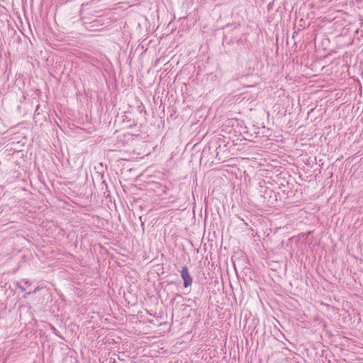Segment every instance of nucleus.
Instances as JSON below:
<instances>
[{"instance_id":"5","label":"nucleus","mask_w":363,"mask_h":363,"mask_svg":"<svg viewBox=\"0 0 363 363\" xmlns=\"http://www.w3.org/2000/svg\"><path fill=\"white\" fill-rule=\"evenodd\" d=\"M38 290H39V287L35 288V290L33 291V293H36V291Z\"/></svg>"},{"instance_id":"2","label":"nucleus","mask_w":363,"mask_h":363,"mask_svg":"<svg viewBox=\"0 0 363 363\" xmlns=\"http://www.w3.org/2000/svg\"><path fill=\"white\" fill-rule=\"evenodd\" d=\"M181 277L184 281V287L187 288L192 284L193 278L190 275L189 272L188 267L186 266H183L181 270Z\"/></svg>"},{"instance_id":"8","label":"nucleus","mask_w":363,"mask_h":363,"mask_svg":"<svg viewBox=\"0 0 363 363\" xmlns=\"http://www.w3.org/2000/svg\"><path fill=\"white\" fill-rule=\"evenodd\" d=\"M39 107H40V105H38L37 107H36V110L35 111H37L38 110H39Z\"/></svg>"},{"instance_id":"1","label":"nucleus","mask_w":363,"mask_h":363,"mask_svg":"<svg viewBox=\"0 0 363 363\" xmlns=\"http://www.w3.org/2000/svg\"><path fill=\"white\" fill-rule=\"evenodd\" d=\"M261 196L263 198V202L268 203L269 206L274 204L278 201V196L273 189L266 187L264 191L261 190Z\"/></svg>"},{"instance_id":"6","label":"nucleus","mask_w":363,"mask_h":363,"mask_svg":"<svg viewBox=\"0 0 363 363\" xmlns=\"http://www.w3.org/2000/svg\"><path fill=\"white\" fill-rule=\"evenodd\" d=\"M102 184H104V185L106 186V188H107V185H106V184L105 181H103V182H102Z\"/></svg>"},{"instance_id":"4","label":"nucleus","mask_w":363,"mask_h":363,"mask_svg":"<svg viewBox=\"0 0 363 363\" xmlns=\"http://www.w3.org/2000/svg\"><path fill=\"white\" fill-rule=\"evenodd\" d=\"M17 286H18L19 289H21V290L22 291H26L25 288H23L22 286H21L19 283H17Z\"/></svg>"},{"instance_id":"7","label":"nucleus","mask_w":363,"mask_h":363,"mask_svg":"<svg viewBox=\"0 0 363 363\" xmlns=\"http://www.w3.org/2000/svg\"><path fill=\"white\" fill-rule=\"evenodd\" d=\"M54 331H55V333L58 335V334L57 333V330L54 328Z\"/></svg>"},{"instance_id":"3","label":"nucleus","mask_w":363,"mask_h":363,"mask_svg":"<svg viewBox=\"0 0 363 363\" xmlns=\"http://www.w3.org/2000/svg\"><path fill=\"white\" fill-rule=\"evenodd\" d=\"M290 192V188L286 187L284 184H281L278 186V191H276L278 196V201H284L287 198L289 193Z\"/></svg>"}]
</instances>
